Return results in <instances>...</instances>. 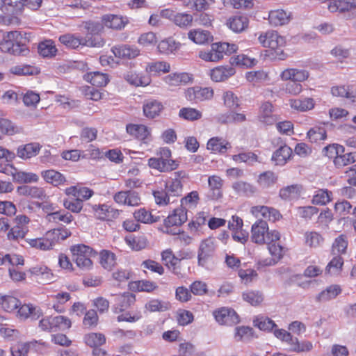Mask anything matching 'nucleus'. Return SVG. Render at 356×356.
Instances as JSON below:
<instances>
[{
    "label": "nucleus",
    "instance_id": "1",
    "mask_svg": "<svg viewBox=\"0 0 356 356\" xmlns=\"http://www.w3.org/2000/svg\"><path fill=\"white\" fill-rule=\"evenodd\" d=\"M30 34H22L17 31L7 32L0 42V49L14 56H26L29 54L28 44Z\"/></svg>",
    "mask_w": 356,
    "mask_h": 356
},
{
    "label": "nucleus",
    "instance_id": "2",
    "mask_svg": "<svg viewBox=\"0 0 356 356\" xmlns=\"http://www.w3.org/2000/svg\"><path fill=\"white\" fill-rule=\"evenodd\" d=\"M72 234L71 232L64 226L51 229L46 232L42 238L30 239L29 245L32 248H35L41 250H48L60 241H64Z\"/></svg>",
    "mask_w": 356,
    "mask_h": 356
},
{
    "label": "nucleus",
    "instance_id": "3",
    "mask_svg": "<svg viewBox=\"0 0 356 356\" xmlns=\"http://www.w3.org/2000/svg\"><path fill=\"white\" fill-rule=\"evenodd\" d=\"M158 157H152L148 159V165L150 168L157 170L160 172H169L179 166V161L171 159V150L168 147L160 148L157 153Z\"/></svg>",
    "mask_w": 356,
    "mask_h": 356
},
{
    "label": "nucleus",
    "instance_id": "4",
    "mask_svg": "<svg viewBox=\"0 0 356 356\" xmlns=\"http://www.w3.org/2000/svg\"><path fill=\"white\" fill-rule=\"evenodd\" d=\"M238 47L235 44L227 42H216L211 44L210 51H201L199 56L207 62H218L222 59L224 55L231 54L237 50Z\"/></svg>",
    "mask_w": 356,
    "mask_h": 356
},
{
    "label": "nucleus",
    "instance_id": "5",
    "mask_svg": "<svg viewBox=\"0 0 356 356\" xmlns=\"http://www.w3.org/2000/svg\"><path fill=\"white\" fill-rule=\"evenodd\" d=\"M73 260L78 267L82 270H88L92 266V257L97 254L92 248L84 244H79L71 247Z\"/></svg>",
    "mask_w": 356,
    "mask_h": 356
},
{
    "label": "nucleus",
    "instance_id": "6",
    "mask_svg": "<svg viewBox=\"0 0 356 356\" xmlns=\"http://www.w3.org/2000/svg\"><path fill=\"white\" fill-rule=\"evenodd\" d=\"M188 219L187 209L185 207L175 209L164 220L165 232L169 234H175L178 227L181 226Z\"/></svg>",
    "mask_w": 356,
    "mask_h": 356
},
{
    "label": "nucleus",
    "instance_id": "7",
    "mask_svg": "<svg viewBox=\"0 0 356 356\" xmlns=\"http://www.w3.org/2000/svg\"><path fill=\"white\" fill-rule=\"evenodd\" d=\"M216 252V245L214 240L208 238L203 240L199 246L197 251V264L199 266L204 267L210 262Z\"/></svg>",
    "mask_w": 356,
    "mask_h": 356
},
{
    "label": "nucleus",
    "instance_id": "8",
    "mask_svg": "<svg viewBox=\"0 0 356 356\" xmlns=\"http://www.w3.org/2000/svg\"><path fill=\"white\" fill-rule=\"evenodd\" d=\"M258 40L263 47L272 49L283 47L286 43L285 38L279 35L278 33L275 31H268L261 33Z\"/></svg>",
    "mask_w": 356,
    "mask_h": 356
},
{
    "label": "nucleus",
    "instance_id": "9",
    "mask_svg": "<svg viewBox=\"0 0 356 356\" xmlns=\"http://www.w3.org/2000/svg\"><path fill=\"white\" fill-rule=\"evenodd\" d=\"M213 96V90L210 88L195 86L188 88L185 92L187 100L195 103L211 99Z\"/></svg>",
    "mask_w": 356,
    "mask_h": 356
},
{
    "label": "nucleus",
    "instance_id": "10",
    "mask_svg": "<svg viewBox=\"0 0 356 356\" xmlns=\"http://www.w3.org/2000/svg\"><path fill=\"white\" fill-rule=\"evenodd\" d=\"M213 316L216 321L221 325L232 326L239 322V316L234 309L230 308L222 307L214 311Z\"/></svg>",
    "mask_w": 356,
    "mask_h": 356
},
{
    "label": "nucleus",
    "instance_id": "11",
    "mask_svg": "<svg viewBox=\"0 0 356 356\" xmlns=\"http://www.w3.org/2000/svg\"><path fill=\"white\" fill-rule=\"evenodd\" d=\"M251 239L252 242L257 244H264L267 242V235L270 233L268 232V226L265 220H258L252 226Z\"/></svg>",
    "mask_w": 356,
    "mask_h": 356
},
{
    "label": "nucleus",
    "instance_id": "12",
    "mask_svg": "<svg viewBox=\"0 0 356 356\" xmlns=\"http://www.w3.org/2000/svg\"><path fill=\"white\" fill-rule=\"evenodd\" d=\"M163 264L175 275H181V259L177 258L170 249L161 252Z\"/></svg>",
    "mask_w": 356,
    "mask_h": 356
},
{
    "label": "nucleus",
    "instance_id": "13",
    "mask_svg": "<svg viewBox=\"0 0 356 356\" xmlns=\"http://www.w3.org/2000/svg\"><path fill=\"white\" fill-rule=\"evenodd\" d=\"M280 234L276 230H273L267 235V242L268 250L272 256L275 259H280L283 255V248L277 242L280 241Z\"/></svg>",
    "mask_w": 356,
    "mask_h": 356
},
{
    "label": "nucleus",
    "instance_id": "14",
    "mask_svg": "<svg viewBox=\"0 0 356 356\" xmlns=\"http://www.w3.org/2000/svg\"><path fill=\"white\" fill-rule=\"evenodd\" d=\"M111 51L115 57L123 59H134L140 54V50L137 47L129 44L114 46Z\"/></svg>",
    "mask_w": 356,
    "mask_h": 356
},
{
    "label": "nucleus",
    "instance_id": "15",
    "mask_svg": "<svg viewBox=\"0 0 356 356\" xmlns=\"http://www.w3.org/2000/svg\"><path fill=\"white\" fill-rule=\"evenodd\" d=\"M136 301L135 296L131 293H124L118 295L115 298V305L113 309L114 313L118 314L129 308Z\"/></svg>",
    "mask_w": 356,
    "mask_h": 356
},
{
    "label": "nucleus",
    "instance_id": "16",
    "mask_svg": "<svg viewBox=\"0 0 356 356\" xmlns=\"http://www.w3.org/2000/svg\"><path fill=\"white\" fill-rule=\"evenodd\" d=\"M17 192L20 195L30 197L40 200H44L47 197L44 188L38 186L23 185L17 188Z\"/></svg>",
    "mask_w": 356,
    "mask_h": 356
},
{
    "label": "nucleus",
    "instance_id": "17",
    "mask_svg": "<svg viewBox=\"0 0 356 356\" xmlns=\"http://www.w3.org/2000/svg\"><path fill=\"white\" fill-rule=\"evenodd\" d=\"M7 170H10V175L13 177L14 182L19 184H29L36 183L39 180L38 176L33 172L18 171L15 168H7Z\"/></svg>",
    "mask_w": 356,
    "mask_h": 356
},
{
    "label": "nucleus",
    "instance_id": "18",
    "mask_svg": "<svg viewBox=\"0 0 356 356\" xmlns=\"http://www.w3.org/2000/svg\"><path fill=\"white\" fill-rule=\"evenodd\" d=\"M208 182L209 191L207 193V197L212 200L220 198L222 195V179L218 176L213 175L209 177Z\"/></svg>",
    "mask_w": 356,
    "mask_h": 356
},
{
    "label": "nucleus",
    "instance_id": "19",
    "mask_svg": "<svg viewBox=\"0 0 356 356\" xmlns=\"http://www.w3.org/2000/svg\"><path fill=\"white\" fill-rule=\"evenodd\" d=\"M18 308V316L22 319L30 318L31 320L35 321L42 315L41 309L32 304H24L19 305Z\"/></svg>",
    "mask_w": 356,
    "mask_h": 356
},
{
    "label": "nucleus",
    "instance_id": "20",
    "mask_svg": "<svg viewBox=\"0 0 356 356\" xmlns=\"http://www.w3.org/2000/svg\"><path fill=\"white\" fill-rule=\"evenodd\" d=\"M143 109L145 117L153 119L160 115L163 109V105L158 100L148 99L144 102Z\"/></svg>",
    "mask_w": 356,
    "mask_h": 356
},
{
    "label": "nucleus",
    "instance_id": "21",
    "mask_svg": "<svg viewBox=\"0 0 356 356\" xmlns=\"http://www.w3.org/2000/svg\"><path fill=\"white\" fill-rule=\"evenodd\" d=\"M273 106L269 102H266L261 104L259 109V121L267 125L275 124L277 120V116L273 114Z\"/></svg>",
    "mask_w": 356,
    "mask_h": 356
},
{
    "label": "nucleus",
    "instance_id": "22",
    "mask_svg": "<svg viewBox=\"0 0 356 356\" xmlns=\"http://www.w3.org/2000/svg\"><path fill=\"white\" fill-rule=\"evenodd\" d=\"M192 80V75L186 72L172 73L164 78L165 83L170 86L185 85Z\"/></svg>",
    "mask_w": 356,
    "mask_h": 356
},
{
    "label": "nucleus",
    "instance_id": "23",
    "mask_svg": "<svg viewBox=\"0 0 356 356\" xmlns=\"http://www.w3.org/2000/svg\"><path fill=\"white\" fill-rule=\"evenodd\" d=\"M235 69L232 66H219L211 71L210 76L216 82L224 81L235 74Z\"/></svg>",
    "mask_w": 356,
    "mask_h": 356
},
{
    "label": "nucleus",
    "instance_id": "24",
    "mask_svg": "<svg viewBox=\"0 0 356 356\" xmlns=\"http://www.w3.org/2000/svg\"><path fill=\"white\" fill-rule=\"evenodd\" d=\"M309 77V72L305 70L295 68L286 69L281 74L282 80H291L295 82H302Z\"/></svg>",
    "mask_w": 356,
    "mask_h": 356
},
{
    "label": "nucleus",
    "instance_id": "25",
    "mask_svg": "<svg viewBox=\"0 0 356 356\" xmlns=\"http://www.w3.org/2000/svg\"><path fill=\"white\" fill-rule=\"evenodd\" d=\"M40 148L41 146L38 143H27L17 148V155L23 159H31L39 153Z\"/></svg>",
    "mask_w": 356,
    "mask_h": 356
},
{
    "label": "nucleus",
    "instance_id": "26",
    "mask_svg": "<svg viewBox=\"0 0 356 356\" xmlns=\"http://www.w3.org/2000/svg\"><path fill=\"white\" fill-rule=\"evenodd\" d=\"M268 21L273 26H282L289 22L290 14L282 9L271 10L268 15Z\"/></svg>",
    "mask_w": 356,
    "mask_h": 356
},
{
    "label": "nucleus",
    "instance_id": "27",
    "mask_svg": "<svg viewBox=\"0 0 356 356\" xmlns=\"http://www.w3.org/2000/svg\"><path fill=\"white\" fill-rule=\"evenodd\" d=\"M249 19L245 15H237L230 17L227 24L234 32L241 33L248 27Z\"/></svg>",
    "mask_w": 356,
    "mask_h": 356
},
{
    "label": "nucleus",
    "instance_id": "28",
    "mask_svg": "<svg viewBox=\"0 0 356 356\" xmlns=\"http://www.w3.org/2000/svg\"><path fill=\"white\" fill-rule=\"evenodd\" d=\"M251 211L254 215L260 213L264 218L272 221L277 220L282 216L279 211L277 209L266 206L253 207H252Z\"/></svg>",
    "mask_w": 356,
    "mask_h": 356
},
{
    "label": "nucleus",
    "instance_id": "29",
    "mask_svg": "<svg viewBox=\"0 0 356 356\" xmlns=\"http://www.w3.org/2000/svg\"><path fill=\"white\" fill-rule=\"evenodd\" d=\"M292 155V149L287 145L280 146L273 154L272 161L277 165H283Z\"/></svg>",
    "mask_w": 356,
    "mask_h": 356
},
{
    "label": "nucleus",
    "instance_id": "30",
    "mask_svg": "<svg viewBox=\"0 0 356 356\" xmlns=\"http://www.w3.org/2000/svg\"><path fill=\"white\" fill-rule=\"evenodd\" d=\"M188 36L190 40L199 44L209 42L213 39V36L209 31L200 29L190 31Z\"/></svg>",
    "mask_w": 356,
    "mask_h": 356
},
{
    "label": "nucleus",
    "instance_id": "31",
    "mask_svg": "<svg viewBox=\"0 0 356 356\" xmlns=\"http://www.w3.org/2000/svg\"><path fill=\"white\" fill-rule=\"evenodd\" d=\"M127 132L138 140H145L150 135L147 127L143 124H129L126 127Z\"/></svg>",
    "mask_w": 356,
    "mask_h": 356
},
{
    "label": "nucleus",
    "instance_id": "32",
    "mask_svg": "<svg viewBox=\"0 0 356 356\" xmlns=\"http://www.w3.org/2000/svg\"><path fill=\"white\" fill-rule=\"evenodd\" d=\"M84 79L97 87L106 86L109 81L108 75L99 72L88 73L84 75Z\"/></svg>",
    "mask_w": 356,
    "mask_h": 356
},
{
    "label": "nucleus",
    "instance_id": "33",
    "mask_svg": "<svg viewBox=\"0 0 356 356\" xmlns=\"http://www.w3.org/2000/svg\"><path fill=\"white\" fill-rule=\"evenodd\" d=\"M233 190L239 195L252 196L257 192V188L252 184L243 181H238L232 184Z\"/></svg>",
    "mask_w": 356,
    "mask_h": 356
},
{
    "label": "nucleus",
    "instance_id": "34",
    "mask_svg": "<svg viewBox=\"0 0 356 356\" xmlns=\"http://www.w3.org/2000/svg\"><path fill=\"white\" fill-rule=\"evenodd\" d=\"M341 292V289L339 286L331 285L316 296V301L318 302L329 301L335 298Z\"/></svg>",
    "mask_w": 356,
    "mask_h": 356
},
{
    "label": "nucleus",
    "instance_id": "35",
    "mask_svg": "<svg viewBox=\"0 0 356 356\" xmlns=\"http://www.w3.org/2000/svg\"><path fill=\"white\" fill-rule=\"evenodd\" d=\"M230 147V143L225 141L222 138L213 137L209 139L207 143V149L213 152L225 153Z\"/></svg>",
    "mask_w": 356,
    "mask_h": 356
},
{
    "label": "nucleus",
    "instance_id": "36",
    "mask_svg": "<svg viewBox=\"0 0 356 356\" xmlns=\"http://www.w3.org/2000/svg\"><path fill=\"white\" fill-rule=\"evenodd\" d=\"M102 22L105 26L113 29H121L127 24L122 17L112 14L104 15Z\"/></svg>",
    "mask_w": 356,
    "mask_h": 356
},
{
    "label": "nucleus",
    "instance_id": "37",
    "mask_svg": "<svg viewBox=\"0 0 356 356\" xmlns=\"http://www.w3.org/2000/svg\"><path fill=\"white\" fill-rule=\"evenodd\" d=\"M181 44L172 38L161 41L158 44V49L161 53L169 54H174L179 49Z\"/></svg>",
    "mask_w": 356,
    "mask_h": 356
},
{
    "label": "nucleus",
    "instance_id": "38",
    "mask_svg": "<svg viewBox=\"0 0 356 356\" xmlns=\"http://www.w3.org/2000/svg\"><path fill=\"white\" fill-rule=\"evenodd\" d=\"M42 178L48 183L54 186L63 184L65 181V177L54 170H47L41 172Z\"/></svg>",
    "mask_w": 356,
    "mask_h": 356
},
{
    "label": "nucleus",
    "instance_id": "39",
    "mask_svg": "<svg viewBox=\"0 0 356 356\" xmlns=\"http://www.w3.org/2000/svg\"><path fill=\"white\" fill-rule=\"evenodd\" d=\"M170 70V64L165 61L148 63L145 67V72L151 75H156L160 72L166 73Z\"/></svg>",
    "mask_w": 356,
    "mask_h": 356
},
{
    "label": "nucleus",
    "instance_id": "40",
    "mask_svg": "<svg viewBox=\"0 0 356 356\" xmlns=\"http://www.w3.org/2000/svg\"><path fill=\"white\" fill-rule=\"evenodd\" d=\"M0 305L5 311L11 312L19 307L20 301L13 296L3 295L0 293Z\"/></svg>",
    "mask_w": 356,
    "mask_h": 356
},
{
    "label": "nucleus",
    "instance_id": "41",
    "mask_svg": "<svg viewBox=\"0 0 356 356\" xmlns=\"http://www.w3.org/2000/svg\"><path fill=\"white\" fill-rule=\"evenodd\" d=\"M45 219L49 222H58L62 221L65 223L69 224L73 220V216L69 212L64 211H58L47 213Z\"/></svg>",
    "mask_w": 356,
    "mask_h": 356
},
{
    "label": "nucleus",
    "instance_id": "42",
    "mask_svg": "<svg viewBox=\"0 0 356 356\" xmlns=\"http://www.w3.org/2000/svg\"><path fill=\"white\" fill-rule=\"evenodd\" d=\"M165 190L172 200H176L175 197L181 195L183 186L181 181L175 178L171 181L166 183Z\"/></svg>",
    "mask_w": 356,
    "mask_h": 356
},
{
    "label": "nucleus",
    "instance_id": "43",
    "mask_svg": "<svg viewBox=\"0 0 356 356\" xmlns=\"http://www.w3.org/2000/svg\"><path fill=\"white\" fill-rule=\"evenodd\" d=\"M314 100L309 97L290 100L291 107L302 112L312 109L314 107Z\"/></svg>",
    "mask_w": 356,
    "mask_h": 356
},
{
    "label": "nucleus",
    "instance_id": "44",
    "mask_svg": "<svg viewBox=\"0 0 356 356\" xmlns=\"http://www.w3.org/2000/svg\"><path fill=\"white\" fill-rule=\"evenodd\" d=\"M38 53L42 57L51 58L56 55L57 49L52 40H44L39 43Z\"/></svg>",
    "mask_w": 356,
    "mask_h": 356
},
{
    "label": "nucleus",
    "instance_id": "45",
    "mask_svg": "<svg viewBox=\"0 0 356 356\" xmlns=\"http://www.w3.org/2000/svg\"><path fill=\"white\" fill-rule=\"evenodd\" d=\"M59 41L71 49H76L82 46V37L76 34H64L59 37Z\"/></svg>",
    "mask_w": 356,
    "mask_h": 356
},
{
    "label": "nucleus",
    "instance_id": "46",
    "mask_svg": "<svg viewBox=\"0 0 356 356\" xmlns=\"http://www.w3.org/2000/svg\"><path fill=\"white\" fill-rule=\"evenodd\" d=\"M104 44L105 41L100 34H86L82 37V46L99 48Z\"/></svg>",
    "mask_w": 356,
    "mask_h": 356
},
{
    "label": "nucleus",
    "instance_id": "47",
    "mask_svg": "<svg viewBox=\"0 0 356 356\" xmlns=\"http://www.w3.org/2000/svg\"><path fill=\"white\" fill-rule=\"evenodd\" d=\"M277 180V177L273 172L266 171L259 175L257 183L261 188H267L274 185Z\"/></svg>",
    "mask_w": 356,
    "mask_h": 356
},
{
    "label": "nucleus",
    "instance_id": "48",
    "mask_svg": "<svg viewBox=\"0 0 356 356\" xmlns=\"http://www.w3.org/2000/svg\"><path fill=\"white\" fill-rule=\"evenodd\" d=\"M356 161V152H348L339 154L334 160L335 166L337 168L353 164Z\"/></svg>",
    "mask_w": 356,
    "mask_h": 356
},
{
    "label": "nucleus",
    "instance_id": "49",
    "mask_svg": "<svg viewBox=\"0 0 356 356\" xmlns=\"http://www.w3.org/2000/svg\"><path fill=\"white\" fill-rule=\"evenodd\" d=\"M332 193L327 189H318L312 198V203L318 205H325L332 200Z\"/></svg>",
    "mask_w": 356,
    "mask_h": 356
},
{
    "label": "nucleus",
    "instance_id": "50",
    "mask_svg": "<svg viewBox=\"0 0 356 356\" xmlns=\"http://www.w3.org/2000/svg\"><path fill=\"white\" fill-rule=\"evenodd\" d=\"M301 186L295 184L283 188L280 191V196L283 200H291L297 198L300 193Z\"/></svg>",
    "mask_w": 356,
    "mask_h": 356
},
{
    "label": "nucleus",
    "instance_id": "51",
    "mask_svg": "<svg viewBox=\"0 0 356 356\" xmlns=\"http://www.w3.org/2000/svg\"><path fill=\"white\" fill-rule=\"evenodd\" d=\"M116 258L114 253L103 250L100 252V264L105 269L111 270L116 264Z\"/></svg>",
    "mask_w": 356,
    "mask_h": 356
},
{
    "label": "nucleus",
    "instance_id": "52",
    "mask_svg": "<svg viewBox=\"0 0 356 356\" xmlns=\"http://www.w3.org/2000/svg\"><path fill=\"white\" fill-rule=\"evenodd\" d=\"M29 272L37 276H40L41 281L50 282L53 279V274L50 272V270L42 266H36L30 268Z\"/></svg>",
    "mask_w": 356,
    "mask_h": 356
},
{
    "label": "nucleus",
    "instance_id": "53",
    "mask_svg": "<svg viewBox=\"0 0 356 356\" xmlns=\"http://www.w3.org/2000/svg\"><path fill=\"white\" fill-rule=\"evenodd\" d=\"M85 343L93 348L99 347L106 342L105 336L101 333H90L84 337Z\"/></svg>",
    "mask_w": 356,
    "mask_h": 356
},
{
    "label": "nucleus",
    "instance_id": "54",
    "mask_svg": "<svg viewBox=\"0 0 356 356\" xmlns=\"http://www.w3.org/2000/svg\"><path fill=\"white\" fill-rule=\"evenodd\" d=\"M243 299L252 306H257L264 300V296L259 291H248L243 293Z\"/></svg>",
    "mask_w": 356,
    "mask_h": 356
},
{
    "label": "nucleus",
    "instance_id": "55",
    "mask_svg": "<svg viewBox=\"0 0 356 356\" xmlns=\"http://www.w3.org/2000/svg\"><path fill=\"white\" fill-rule=\"evenodd\" d=\"M307 136L312 143H317L326 138V130L324 127L316 126L309 130Z\"/></svg>",
    "mask_w": 356,
    "mask_h": 356
},
{
    "label": "nucleus",
    "instance_id": "56",
    "mask_svg": "<svg viewBox=\"0 0 356 356\" xmlns=\"http://www.w3.org/2000/svg\"><path fill=\"white\" fill-rule=\"evenodd\" d=\"M179 116L189 121H195L200 119L202 112L193 108H182L179 110Z\"/></svg>",
    "mask_w": 356,
    "mask_h": 356
},
{
    "label": "nucleus",
    "instance_id": "57",
    "mask_svg": "<svg viewBox=\"0 0 356 356\" xmlns=\"http://www.w3.org/2000/svg\"><path fill=\"white\" fill-rule=\"evenodd\" d=\"M0 132L8 136H13L19 132L15 124L8 119L0 118Z\"/></svg>",
    "mask_w": 356,
    "mask_h": 356
},
{
    "label": "nucleus",
    "instance_id": "58",
    "mask_svg": "<svg viewBox=\"0 0 356 356\" xmlns=\"http://www.w3.org/2000/svg\"><path fill=\"white\" fill-rule=\"evenodd\" d=\"M343 264V260L341 257H334L326 266L325 272L330 275H338L341 270Z\"/></svg>",
    "mask_w": 356,
    "mask_h": 356
},
{
    "label": "nucleus",
    "instance_id": "59",
    "mask_svg": "<svg viewBox=\"0 0 356 356\" xmlns=\"http://www.w3.org/2000/svg\"><path fill=\"white\" fill-rule=\"evenodd\" d=\"M233 161L236 162H245L249 165H253L259 162L257 155L252 152H242L232 156Z\"/></svg>",
    "mask_w": 356,
    "mask_h": 356
},
{
    "label": "nucleus",
    "instance_id": "60",
    "mask_svg": "<svg viewBox=\"0 0 356 356\" xmlns=\"http://www.w3.org/2000/svg\"><path fill=\"white\" fill-rule=\"evenodd\" d=\"M125 79L131 85L147 86L150 83V78L146 76L136 74L135 73H129L125 76Z\"/></svg>",
    "mask_w": 356,
    "mask_h": 356
},
{
    "label": "nucleus",
    "instance_id": "61",
    "mask_svg": "<svg viewBox=\"0 0 356 356\" xmlns=\"http://www.w3.org/2000/svg\"><path fill=\"white\" fill-rule=\"evenodd\" d=\"M290 350L291 351L301 353L308 352L313 348L312 343L307 341L300 342L297 338H293L290 343Z\"/></svg>",
    "mask_w": 356,
    "mask_h": 356
},
{
    "label": "nucleus",
    "instance_id": "62",
    "mask_svg": "<svg viewBox=\"0 0 356 356\" xmlns=\"http://www.w3.org/2000/svg\"><path fill=\"white\" fill-rule=\"evenodd\" d=\"M173 22L181 28H186L191 26L193 17L191 15L187 13H177L173 15Z\"/></svg>",
    "mask_w": 356,
    "mask_h": 356
},
{
    "label": "nucleus",
    "instance_id": "63",
    "mask_svg": "<svg viewBox=\"0 0 356 356\" xmlns=\"http://www.w3.org/2000/svg\"><path fill=\"white\" fill-rule=\"evenodd\" d=\"M254 325L261 330L270 331L276 327V324L271 319L265 316H258L254 321Z\"/></svg>",
    "mask_w": 356,
    "mask_h": 356
},
{
    "label": "nucleus",
    "instance_id": "64",
    "mask_svg": "<svg viewBox=\"0 0 356 356\" xmlns=\"http://www.w3.org/2000/svg\"><path fill=\"white\" fill-rule=\"evenodd\" d=\"M145 308L151 312H164L168 309L169 303L158 299H154L145 304Z\"/></svg>",
    "mask_w": 356,
    "mask_h": 356
}]
</instances>
